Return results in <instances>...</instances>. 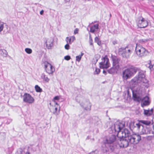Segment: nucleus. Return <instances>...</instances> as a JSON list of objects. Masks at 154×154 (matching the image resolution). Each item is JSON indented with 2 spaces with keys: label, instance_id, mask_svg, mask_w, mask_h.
<instances>
[{
  "label": "nucleus",
  "instance_id": "obj_1",
  "mask_svg": "<svg viewBox=\"0 0 154 154\" xmlns=\"http://www.w3.org/2000/svg\"><path fill=\"white\" fill-rule=\"evenodd\" d=\"M122 136L119 137L121 138H127L129 142L131 144H137L141 140V137L139 135L136 134L132 135H130V132L127 129H125L121 132Z\"/></svg>",
  "mask_w": 154,
  "mask_h": 154
},
{
  "label": "nucleus",
  "instance_id": "obj_2",
  "mask_svg": "<svg viewBox=\"0 0 154 154\" xmlns=\"http://www.w3.org/2000/svg\"><path fill=\"white\" fill-rule=\"evenodd\" d=\"M137 70V69L136 67L132 66L125 69L122 72V77L123 79L126 80L130 79L136 73Z\"/></svg>",
  "mask_w": 154,
  "mask_h": 154
},
{
  "label": "nucleus",
  "instance_id": "obj_3",
  "mask_svg": "<svg viewBox=\"0 0 154 154\" xmlns=\"http://www.w3.org/2000/svg\"><path fill=\"white\" fill-rule=\"evenodd\" d=\"M134 50V46L131 45H127L125 48H120L119 49V53L123 57H129Z\"/></svg>",
  "mask_w": 154,
  "mask_h": 154
},
{
  "label": "nucleus",
  "instance_id": "obj_4",
  "mask_svg": "<svg viewBox=\"0 0 154 154\" xmlns=\"http://www.w3.org/2000/svg\"><path fill=\"white\" fill-rule=\"evenodd\" d=\"M135 52L137 55L141 57L146 56L148 53V51L145 48L137 44L135 48Z\"/></svg>",
  "mask_w": 154,
  "mask_h": 154
},
{
  "label": "nucleus",
  "instance_id": "obj_5",
  "mask_svg": "<svg viewBox=\"0 0 154 154\" xmlns=\"http://www.w3.org/2000/svg\"><path fill=\"white\" fill-rule=\"evenodd\" d=\"M102 61L99 63V67L100 69H107L110 66L109 59L107 55L101 58Z\"/></svg>",
  "mask_w": 154,
  "mask_h": 154
},
{
  "label": "nucleus",
  "instance_id": "obj_6",
  "mask_svg": "<svg viewBox=\"0 0 154 154\" xmlns=\"http://www.w3.org/2000/svg\"><path fill=\"white\" fill-rule=\"evenodd\" d=\"M136 23L137 26L140 28H145L148 25L147 21L142 17L138 18L137 21Z\"/></svg>",
  "mask_w": 154,
  "mask_h": 154
},
{
  "label": "nucleus",
  "instance_id": "obj_7",
  "mask_svg": "<svg viewBox=\"0 0 154 154\" xmlns=\"http://www.w3.org/2000/svg\"><path fill=\"white\" fill-rule=\"evenodd\" d=\"M120 136H122V135H119V134L117 135V136L120 138V140L118 142L117 146L120 148L127 147L128 145V141L126 139H125L126 138H121L119 137Z\"/></svg>",
  "mask_w": 154,
  "mask_h": 154
},
{
  "label": "nucleus",
  "instance_id": "obj_8",
  "mask_svg": "<svg viewBox=\"0 0 154 154\" xmlns=\"http://www.w3.org/2000/svg\"><path fill=\"white\" fill-rule=\"evenodd\" d=\"M46 72L49 74H52L55 71L54 67L48 62H44Z\"/></svg>",
  "mask_w": 154,
  "mask_h": 154
},
{
  "label": "nucleus",
  "instance_id": "obj_9",
  "mask_svg": "<svg viewBox=\"0 0 154 154\" xmlns=\"http://www.w3.org/2000/svg\"><path fill=\"white\" fill-rule=\"evenodd\" d=\"M23 101L29 104H32L35 101L34 97L28 93H25L23 95Z\"/></svg>",
  "mask_w": 154,
  "mask_h": 154
},
{
  "label": "nucleus",
  "instance_id": "obj_10",
  "mask_svg": "<svg viewBox=\"0 0 154 154\" xmlns=\"http://www.w3.org/2000/svg\"><path fill=\"white\" fill-rule=\"evenodd\" d=\"M145 75L141 72H140L137 78L138 80V83H147V80L145 78Z\"/></svg>",
  "mask_w": 154,
  "mask_h": 154
},
{
  "label": "nucleus",
  "instance_id": "obj_11",
  "mask_svg": "<svg viewBox=\"0 0 154 154\" xmlns=\"http://www.w3.org/2000/svg\"><path fill=\"white\" fill-rule=\"evenodd\" d=\"M124 127V125L120 122L116 123L114 125V128L115 132L118 133L117 135L119 134V133L121 129Z\"/></svg>",
  "mask_w": 154,
  "mask_h": 154
},
{
  "label": "nucleus",
  "instance_id": "obj_12",
  "mask_svg": "<svg viewBox=\"0 0 154 154\" xmlns=\"http://www.w3.org/2000/svg\"><path fill=\"white\" fill-rule=\"evenodd\" d=\"M141 106L142 107L149 105L150 103L149 97L147 96L144 97L143 99L141 100Z\"/></svg>",
  "mask_w": 154,
  "mask_h": 154
},
{
  "label": "nucleus",
  "instance_id": "obj_13",
  "mask_svg": "<svg viewBox=\"0 0 154 154\" xmlns=\"http://www.w3.org/2000/svg\"><path fill=\"white\" fill-rule=\"evenodd\" d=\"M54 40L52 38H48L46 40L45 43L46 46L48 49H50L53 45Z\"/></svg>",
  "mask_w": 154,
  "mask_h": 154
},
{
  "label": "nucleus",
  "instance_id": "obj_14",
  "mask_svg": "<svg viewBox=\"0 0 154 154\" xmlns=\"http://www.w3.org/2000/svg\"><path fill=\"white\" fill-rule=\"evenodd\" d=\"M116 140V136L115 135H112L106 139V141L108 143H112Z\"/></svg>",
  "mask_w": 154,
  "mask_h": 154
},
{
  "label": "nucleus",
  "instance_id": "obj_15",
  "mask_svg": "<svg viewBox=\"0 0 154 154\" xmlns=\"http://www.w3.org/2000/svg\"><path fill=\"white\" fill-rule=\"evenodd\" d=\"M75 39V36H72L70 37H67L66 40L67 43L71 44Z\"/></svg>",
  "mask_w": 154,
  "mask_h": 154
},
{
  "label": "nucleus",
  "instance_id": "obj_16",
  "mask_svg": "<svg viewBox=\"0 0 154 154\" xmlns=\"http://www.w3.org/2000/svg\"><path fill=\"white\" fill-rule=\"evenodd\" d=\"M99 25L98 24H94L91 26L90 29V32L92 33H94L98 29Z\"/></svg>",
  "mask_w": 154,
  "mask_h": 154
},
{
  "label": "nucleus",
  "instance_id": "obj_17",
  "mask_svg": "<svg viewBox=\"0 0 154 154\" xmlns=\"http://www.w3.org/2000/svg\"><path fill=\"white\" fill-rule=\"evenodd\" d=\"M111 59L112 61V63H119L120 60L115 55H112Z\"/></svg>",
  "mask_w": 154,
  "mask_h": 154
},
{
  "label": "nucleus",
  "instance_id": "obj_18",
  "mask_svg": "<svg viewBox=\"0 0 154 154\" xmlns=\"http://www.w3.org/2000/svg\"><path fill=\"white\" fill-rule=\"evenodd\" d=\"M132 97L133 100L134 101L139 102L141 100V97L140 96H137L136 94H133Z\"/></svg>",
  "mask_w": 154,
  "mask_h": 154
},
{
  "label": "nucleus",
  "instance_id": "obj_19",
  "mask_svg": "<svg viewBox=\"0 0 154 154\" xmlns=\"http://www.w3.org/2000/svg\"><path fill=\"white\" fill-rule=\"evenodd\" d=\"M153 113V109L151 110H144V114L145 115L147 116H150Z\"/></svg>",
  "mask_w": 154,
  "mask_h": 154
},
{
  "label": "nucleus",
  "instance_id": "obj_20",
  "mask_svg": "<svg viewBox=\"0 0 154 154\" xmlns=\"http://www.w3.org/2000/svg\"><path fill=\"white\" fill-rule=\"evenodd\" d=\"M41 77L45 82H48L50 80V79L44 73H43L42 74Z\"/></svg>",
  "mask_w": 154,
  "mask_h": 154
},
{
  "label": "nucleus",
  "instance_id": "obj_21",
  "mask_svg": "<svg viewBox=\"0 0 154 154\" xmlns=\"http://www.w3.org/2000/svg\"><path fill=\"white\" fill-rule=\"evenodd\" d=\"M118 71L112 66L111 68L107 70V72L110 74H113L115 73H117Z\"/></svg>",
  "mask_w": 154,
  "mask_h": 154
},
{
  "label": "nucleus",
  "instance_id": "obj_22",
  "mask_svg": "<svg viewBox=\"0 0 154 154\" xmlns=\"http://www.w3.org/2000/svg\"><path fill=\"white\" fill-rule=\"evenodd\" d=\"M139 122L140 123L147 126L150 125L151 123V121L149 120H140L139 121Z\"/></svg>",
  "mask_w": 154,
  "mask_h": 154
},
{
  "label": "nucleus",
  "instance_id": "obj_23",
  "mask_svg": "<svg viewBox=\"0 0 154 154\" xmlns=\"http://www.w3.org/2000/svg\"><path fill=\"white\" fill-rule=\"evenodd\" d=\"M35 88L36 91L37 92H41L42 91V89L37 85L35 86Z\"/></svg>",
  "mask_w": 154,
  "mask_h": 154
},
{
  "label": "nucleus",
  "instance_id": "obj_24",
  "mask_svg": "<svg viewBox=\"0 0 154 154\" xmlns=\"http://www.w3.org/2000/svg\"><path fill=\"white\" fill-rule=\"evenodd\" d=\"M131 84L136 83H138V80L137 77H135L133 79H132L131 81Z\"/></svg>",
  "mask_w": 154,
  "mask_h": 154
},
{
  "label": "nucleus",
  "instance_id": "obj_25",
  "mask_svg": "<svg viewBox=\"0 0 154 154\" xmlns=\"http://www.w3.org/2000/svg\"><path fill=\"white\" fill-rule=\"evenodd\" d=\"M55 104V106L53 107V109H54L55 112H56L57 111L58 109L60 108V106L57 103H56V104ZM58 111H59V109H58Z\"/></svg>",
  "mask_w": 154,
  "mask_h": 154
},
{
  "label": "nucleus",
  "instance_id": "obj_26",
  "mask_svg": "<svg viewBox=\"0 0 154 154\" xmlns=\"http://www.w3.org/2000/svg\"><path fill=\"white\" fill-rule=\"evenodd\" d=\"M112 66L114 67L116 69L118 70H119L120 69V66L119 63H112Z\"/></svg>",
  "mask_w": 154,
  "mask_h": 154
},
{
  "label": "nucleus",
  "instance_id": "obj_27",
  "mask_svg": "<svg viewBox=\"0 0 154 154\" xmlns=\"http://www.w3.org/2000/svg\"><path fill=\"white\" fill-rule=\"evenodd\" d=\"M83 53H81V54L80 55L76 56V60L78 62H79L81 59L82 56L83 55Z\"/></svg>",
  "mask_w": 154,
  "mask_h": 154
},
{
  "label": "nucleus",
  "instance_id": "obj_28",
  "mask_svg": "<svg viewBox=\"0 0 154 154\" xmlns=\"http://www.w3.org/2000/svg\"><path fill=\"white\" fill-rule=\"evenodd\" d=\"M94 41L95 42L97 43L98 45H100L101 44V42L100 41L98 37H95Z\"/></svg>",
  "mask_w": 154,
  "mask_h": 154
},
{
  "label": "nucleus",
  "instance_id": "obj_29",
  "mask_svg": "<svg viewBox=\"0 0 154 154\" xmlns=\"http://www.w3.org/2000/svg\"><path fill=\"white\" fill-rule=\"evenodd\" d=\"M60 99V97L59 96H57L54 97L53 100L54 104H56V103H57V102L56 101V100H58Z\"/></svg>",
  "mask_w": 154,
  "mask_h": 154
},
{
  "label": "nucleus",
  "instance_id": "obj_30",
  "mask_svg": "<svg viewBox=\"0 0 154 154\" xmlns=\"http://www.w3.org/2000/svg\"><path fill=\"white\" fill-rule=\"evenodd\" d=\"M25 51L28 54H30L32 53V51L31 49L29 48H26L25 49Z\"/></svg>",
  "mask_w": 154,
  "mask_h": 154
},
{
  "label": "nucleus",
  "instance_id": "obj_31",
  "mask_svg": "<svg viewBox=\"0 0 154 154\" xmlns=\"http://www.w3.org/2000/svg\"><path fill=\"white\" fill-rule=\"evenodd\" d=\"M89 42H90V45H93V41L92 38L91 37V34H89Z\"/></svg>",
  "mask_w": 154,
  "mask_h": 154
},
{
  "label": "nucleus",
  "instance_id": "obj_32",
  "mask_svg": "<svg viewBox=\"0 0 154 154\" xmlns=\"http://www.w3.org/2000/svg\"><path fill=\"white\" fill-rule=\"evenodd\" d=\"M100 70L99 69L97 68H96L95 72H96V74H99L100 72Z\"/></svg>",
  "mask_w": 154,
  "mask_h": 154
},
{
  "label": "nucleus",
  "instance_id": "obj_33",
  "mask_svg": "<svg viewBox=\"0 0 154 154\" xmlns=\"http://www.w3.org/2000/svg\"><path fill=\"white\" fill-rule=\"evenodd\" d=\"M71 57L69 55H67L66 56H65L64 57V59L66 60H68L70 59Z\"/></svg>",
  "mask_w": 154,
  "mask_h": 154
},
{
  "label": "nucleus",
  "instance_id": "obj_34",
  "mask_svg": "<svg viewBox=\"0 0 154 154\" xmlns=\"http://www.w3.org/2000/svg\"><path fill=\"white\" fill-rule=\"evenodd\" d=\"M69 44L67 43L66 45H65L64 47L65 49L66 50H68L69 48Z\"/></svg>",
  "mask_w": 154,
  "mask_h": 154
},
{
  "label": "nucleus",
  "instance_id": "obj_35",
  "mask_svg": "<svg viewBox=\"0 0 154 154\" xmlns=\"http://www.w3.org/2000/svg\"><path fill=\"white\" fill-rule=\"evenodd\" d=\"M79 31V29L77 28L75 29L74 30V34H77L78 33Z\"/></svg>",
  "mask_w": 154,
  "mask_h": 154
},
{
  "label": "nucleus",
  "instance_id": "obj_36",
  "mask_svg": "<svg viewBox=\"0 0 154 154\" xmlns=\"http://www.w3.org/2000/svg\"><path fill=\"white\" fill-rule=\"evenodd\" d=\"M4 28V25L3 24H0V32H1L3 29Z\"/></svg>",
  "mask_w": 154,
  "mask_h": 154
},
{
  "label": "nucleus",
  "instance_id": "obj_37",
  "mask_svg": "<svg viewBox=\"0 0 154 154\" xmlns=\"http://www.w3.org/2000/svg\"><path fill=\"white\" fill-rule=\"evenodd\" d=\"M109 147H110V150L112 151H113V150H114V147L112 146H109Z\"/></svg>",
  "mask_w": 154,
  "mask_h": 154
},
{
  "label": "nucleus",
  "instance_id": "obj_38",
  "mask_svg": "<svg viewBox=\"0 0 154 154\" xmlns=\"http://www.w3.org/2000/svg\"><path fill=\"white\" fill-rule=\"evenodd\" d=\"M44 13V11L43 10H42L40 11V14L41 15H42Z\"/></svg>",
  "mask_w": 154,
  "mask_h": 154
},
{
  "label": "nucleus",
  "instance_id": "obj_39",
  "mask_svg": "<svg viewBox=\"0 0 154 154\" xmlns=\"http://www.w3.org/2000/svg\"><path fill=\"white\" fill-rule=\"evenodd\" d=\"M89 154H97L94 151L92 152L89 153Z\"/></svg>",
  "mask_w": 154,
  "mask_h": 154
},
{
  "label": "nucleus",
  "instance_id": "obj_40",
  "mask_svg": "<svg viewBox=\"0 0 154 154\" xmlns=\"http://www.w3.org/2000/svg\"><path fill=\"white\" fill-rule=\"evenodd\" d=\"M103 73L105 75H106V71H105L104 70H103Z\"/></svg>",
  "mask_w": 154,
  "mask_h": 154
},
{
  "label": "nucleus",
  "instance_id": "obj_41",
  "mask_svg": "<svg viewBox=\"0 0 154 154\" xmlns=\"http://www.w3.org/2000/svg\"><path fill=\"white\" fill-rule=\"evenodd\" d=\"M153 67V66L152 65H150L149 66V68H150V69H151Z\"/></svg>",
  "mask_w": 154,
  "mask_h": 154
},
{
  "label": "nucleus",
  "instance_id": "obj_42",
  "mask_svg": "<svg viewBox=\"0 0 154 154\" xmlns=\"http://www.w3.org/2000/svg\"><path fill=\"white\" fill-rule=\"evenodd\" d=\"M50 105H51V103H50Z\"/></svg>",
  "mask_w": 154,
  "mask_h": 154
}]
</instances>
